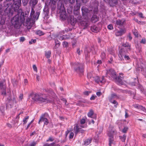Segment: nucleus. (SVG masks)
<instances>
[{"label":"nucleus","mask_w":146,"mask_h":146,"mask_svg":"<svg viewBox=\"0 0 146 146\" xmlns=\"http://www.w3.org/2000/svg\"><path fill=\"white\" fill-rule=\"evenodd\" d=\"M37 0H30L29 2L30 4H32V7L30 13V17L26 19V26H27L28 29H31L32 25L34 24L35 21L37 20L38 18L40 13L39 12H36L35 13L34 9V7L37 3Z\"/></svg>","instance_id":"1"},{"label":"nucleus","mask_w":146,"mask_h":146,"mask_svg":"<svg viewBox=\"0 0 146 146\" xmlns=\"http://www.w3.org/2000/svg\"><path fill=\"white\" fill-rule=\"evenodd\" d=\"M32 99L34 100L39 103L43 102L46 103H50L52 101V100L48 99L44 97V95L41 94L35 93L32 95Z\"/></svg>","instance_id":"2"},{"label":"nucleus","mask_w":146,"mask_h":146,"mask_svg":"<svg viewBox=\"0 0 146 146\" xmlns=\"http://www.w3.org/2000/svg\"><path fill=\"white\" fill-rule=\"evenodd\" d=\"M16 102V98L15 96L9 97L8 98L7 102L6 103V108L9 109L12 108L14 104H15Z\"/></svg>","instance_id":"3"},{"label":"nucleus","mask_w":146,"mask_h":146,"mask_svg":"<svg viewBox=\"0 0 146 146\" xmlns=\"http://www.w3.org/2000/svg\"><path fill=\"white\" fill-rule=\"evenodd\" d=\"M74 70L78 74H80L83 72L84 65L82 64L76 63L74 65Z\"/></svg>","instance_id":"4"},{"label":"nucleus","mask_w":146,"mask_h":146,"mask_svg":"<svg viewBox=\"0 0 146 146\" xmlns=\"http://www.w3.org/2000/svg\"><path fill=\"white\" fill-rule=\"evenodd\" d=\"M19 18V16L17 15L13 17L11 20L12 24L16 28H19L20 26Z\"/></svg>","instance_id":"5"},{"label":"nucleus","mask_w":146,"mask_h":146,"mask_svg":"<svg viewBox=\"0 0 146 146\" xmlns=\"http://www.w3.org/2000/svg\"><path fill=\"white\" fill-rule=\"evenodd\" d=\"M8 4L5 3H4V7H7L5 9H4V10L3 11V14H1L2 16H6L7 15L9 16L13 14V13L11 12V10L10 7L8 6Z\"/></svg>","instance_id":"6"},{"label":"nucleus","mask_w":146,"mask_h":146,"mask_svg":"<svg viewBox=\"0 0 146 146\" xmlns=\"http://www.w3.org/2000/svg\"><path fill=\"white\" fill-rule=\"evenodd\" d=\"M123 77H121L120 76H119L117 77L116 76V77L113 79L115 80V82L119 84L123 85Z\"/></svg>","instance_id":"7"},{"label":"nucleus","mask_w":146,"mask_h":146,"mask_svg":"<svg viewBox=\"0 0 146 146\" xmlns=\"http://www.w3.org/2000/svg\"><path fill=\"white\" fill-rule=\"evenodd\" d=\"M89 22L88 19H85L80 22L81 26L83 27V29H85L89 25Z\"/></svg>","instance_id":"8"},{"label":"nucleus","mask_w":146,"mask_h":146,"mask_svg":"<svg viewBox=\"0 0 146 146\" xmlns=\"http://www.w3.org/2000/svg\"><path fill=\"white\" fill-rule=\"evenodd\" d=\"M21 0H17L16 1L13 3V5H14V11L15 12L18 11L20 6Z\"/></svg>","instance_id":"9"},{"label":"nucleus","mask_w":146,"mask_h":146,"mask_svg":"<svg viewBox=\"0 0 146 146\" xmlns=\"http://www.w3.org/2000/svg\"><path fill=\"white\" fill-rule=\"evenodd\" d=\"M74 131L75 134L76 135L78 133H84L85 130L80 127L79 126L77 125L74 128Z\"/></svg>","instance_id":"10"},{"label":"nucleus","mask_w":146,"mask_h":146,"mask_svg":"<svg viewBox=\"0 0 146 146\" xmlns=\"http://www.w3.org/2000/svg\"><path fill=\"white\" fill-rule=\"evenodd\" d=\"M138 68H139L138 69L139 70H140L141 71H145L146 70V64L145 63L143 62L140 63L138 65Z\"/></svg>","instance_id":"11"},{"label":"nucleus","mask_w":146,"mask_h":146,"mask_svg":"<svg viewBox=\"0 0 146 146\" xmlns=\"http://www.w3.org/2000/svg\"><path fill=\"white\" fill-rule=\"evenodd\" d=\"M0 89L1 90V94L4 96L6 94L5 90V86L3 85V83L0 82Z\"/></svg>","instance_id":"12"},{"label":"nucleus","mask_w":146,"mask_h":146,"mask_svg":"<svg viewBox=\"0 0 146 146\" xmlns=\"http://www.w3.org/2000/svg\"><path fill=\"white\" fill-rule=\"evenodd\" d=\"M107 74H109L113 79L116 77L117 76L116 73L114 70L112 69H110L107 71Z\"/></svg>","instance_id":"13"},{"label":"nucleus","mask_w":146,"mask_h":146,"mask_svg":"<svg viewBox=\"0 0 146 146\" xmlns=\"http://www.w3.org/2000/svg\"><path fill=\"white\" fill-rule=\"evenodd\" d=\"M76 5L74 7V11H78L80 10L81 5V0H76Z\"/></svg>","instance_id":"14"},{"label":"nucleus","mask_w":146,"mask_h":146,"mask_svg":"<svg viewBox=\"0 0 146 146\" xmlns=\"http://www.w3.org/2000/svg\"><path fill=\"white\" fill-rule=\"evenodd\" d=\"M68 22L72 25H74L76 22V19L72 16H70L68 19Z\"/></svg>","instance_id":"15"},{"label":"nucleus","mask_w":146,"mask_h":146,"mask_svg":"<svg viewBox=\"0 0 146 146\" xmlns=\"http://www.w3.org/2000/svg\"><path fill=\"white\" fill-rule=\"evenodd\" d=\"M60 17L62 20H65L67 18L66 13L64 10H61L60 12Z\"/></svg>","instance_id":"16"},{"label":"nucleus","mask_w":146,"mask_h":146,"mask_svg":"<svg viewBox=\"0 0 146 146\" xmlns=\"http://www.w3.org/2000/svg\"><path fill=\"white\" fill-rule=\"evenodd\" d=\"M42 121L44 122V125H47L48 123V119L44 117V115L43 116H42L41 117L38 123L40 124V122Z\"/></svg>","instance_id":"17"},{"label":"nucleus","mask_w":146,"mask_h":146,"mask_svg":"<svg viewBox=\"0 0 146 146\" xmlns=\"http://www.w3.org/2000/svg\"><path fill=\"white\" fill-rule=\"evenodd\" d=\"M95 81L98 83L100 82L102 83H104L106 81L104 76H102L100 78L98 76L96 77L95 79Z\"/></svg>","instance_id":"18"},{"label":"nucleus","mask_w":146,"mask_h":146,"mask_svg":"<svg viewBox=\"0 0 146 146\" xmlns=\"http://www.w3.org/2000/svg\"><path fill=\"white\" fill-rule=\"evenodd\" d=\"M119 57L121 59L123 58L124 57L125 60H128L129 59V58L128 56L125 55L123 54L122 53V51H120L119 52V54H118Z\"/></svg>","instance_id":"19"},{"label":"nucleus","mask_w":146,"mask_h":146,"mask_svg":"<svg viewBox=\"0 0 146 146\" xmlns=\"http://www.w3.org/2000/svg\"><path fill=\"white\" fill-rule=\"evenodd\" d=\"M118 2V0H110L108 2L111 6H114L117 5Z\"/></svg>","instance_id":"20"},{"label":"nucleus","mask_w":146,"mask_h":146,"mask_svg":"<svg viewBox=\"0 0 146 146\" xmlns=\"http://www.w3.org/2000/svg\"><path fill=\"white\" fill-rule=\"evenodd\" d=\"M58 0H50V3H51V6L52 10H54L56 7V4Z\"/></svg>","instance_id":"21"},{"label":"nucleus","mask_w":146,"mask_h":146,"mask_svg":"<svg viewBox=\"0 0 146 146\" xmlns=\"http://www.w3.org/2000/svg\"><path fill=\"white\" fill-rule=\"evenodd\" d=\"M125 23V21L124 19H118L116 21V24L118 25L122 26Z\"/></svg>","instance_id":"22"},{"label":"nucleus","mask_w":146,"mask_h":146,"mask_svg":"<svg viewBox=\"0 0 146 146\" xmlns=\"http://www.w3.org/2000/svg\"><path fill=\"white\" fill-rule=\"evenodd\" d=\"M119 96L117 95L116 94H113L111 95V96L108 98L109 100H113L114 99H119Z\"/></svg>","instance_id":"23"},{"label":"nucleus","mask_w":146,"mask_h":146,"mask_svg":"<svg viewBox=\"0 0 146 146\" xmlns=\"http://www.w3.org/2000/svg\"><path fill=\"white\" fill-rule=\"evenodd\" d=\"M125 33L123 29H121L119 31H116L115 34L116 36H119L122 35L123 34Z\"/></svg>","instance_id":"24"},{"label":"nucleus","mask_w":146,"mask_h":146,"mask_svg":"<svg viewBox=\"0 0 146 146\" xmlns=\"http://www.w3.org/2000/svg\"><path fill=\"white\" fill-rule=\"evenodd\" d=\"M94 112L92 110H90L88 114V116L90 117L96 119V115H94L93 117L92 116L93 115Z\"/></svg>","instance_id":"25"},{"label":"nucleus","mask_w":146,"mask_h":146,"mask_svg":"<svg viewBox=\"0 0 146 146\" xmlns=\"http://www.w3.org/2000/svg\"><path fill=\"white\" fill-rule=\"evenodd\" d=\"M109 146H111L112 144L114 145L115 144V142L113 139V137H109Z\"/></svg>","instance_id":"26"},{"label":"nucleus","mask_w":146,"mask_h":146,"mask_svg":"<svg viewBox=\"0 0 146 146\" xmlns=\"http://www.w3.org/2000/svg\"><path fill=\"white\" fill-rule=\"evenodd\" d=\"M91 29L92 32L96 33L98 31V29L96 26L94 25L91 27Z\"/></svg>","instance_id":"27"},{"label":"nucleus","mask_w":146,"mask_h":146,"mask_svg":"<svg viewBox=\"0 0 146 146\" xmlns=\"http://www.w3.org/2000/svg\"><path fill=\"white\" fill-rule=\"evenodd\" d=\"M51 52L50 50L45 52V56L47 58H49L50 57Z\"/></svg>","instance_id":"28"},{"label":"nucleus","mask_w":146,"mask_h":146,"mask_svg":"<svg viewBox=\"0 0 146 146\" xmlns=\"http://www.w3.org/2000/svg\"><path fill=\"white\" fill-rule=\"evenodd\" d=\"M122 45L123 46L127 48L129 50L131 49V46L128 42H126L125 43H123Z\"/></svg>","instance_id":"29"},{"label":"nucleus","mask_w":146,"mask_h":146,"mask_svg":"<svg viewBox=\"0 0 146 146\" xmlns=\"http://www.w3.org/2000/svg\"><path fill=\"white\" fill-rule=\"evenodd\" d=\"M114 133V131L113 130H111V131H109L108 133V135L109 137H113Z\"/></svg>","instance_id":"30"},{"label":"nucleus","mask_w":146,"mask_h":146,"mask_svg":"<svg viewBox=\"0 0 146 146\" xmlns=\"http://www.w3.org/2000/svg\"><path fill=\"white\" fill-rule=\"evenodd\" d=\"M82 11L83 13H85L88 11V9L85 7H82L81 8Z\"/></svg>","instance_id":"31"},{"label":"nucleus","mask_w":146,"mask_h":146,"mask_svg":"<svg viewBox=\"0 0 146 146\" xmlns=\"http://www.w3.org/2000/svg\"><path fill=\"white\" fill-rule=\"evenodd\" d=\"M92 139H89L86 140L84 142V145H88L90 144L92 141Z\"/></svg>","instance_id":"32"},{"label":"nucleus","mask_w":146,"mask_h":146,"mask_svg":"<svg viewBox=\"0 0 146 146\" xmlns=\"http://www.w3.org/2000/svg\"><path fill=\"white\" fill-rule=\"evenodd\" d=\"M26 16H24V13H22L20 16V20L22 22L26 19Z\"/></svg>","instance_id":"33"},{"label":"nucleus","mask_w":146,"mask_h":146,"mask_svg":"<svg viewBox=\"0 0 146 146\" xmlns=\"http://www.w3.org/2000/svg\"><path fill=\"white\" fill-rule=\"evenodd\" d=\"M113 104H115V107H117V106L118 105V103L115 100H109Z\"/></svg>","instance_id":"34"},{"label":"nucleus","mask_w":146,"mask_h":146,"mask_svg":"<svg viewBox=\"0 0 146 146\" xmlns=\"http://www.w3.org/2000/svg\"><path fill=\"white\" fill-rule=\"evenodd\" d=\"M29 0H22L23 4L24 6H26Z\"/></svg>","instance_id":"35"},{"label":"nucleus","mask_w":146,"mask_h":146,"mask_svg":"<svg viewBox=\"0 0 146 146\" xmlns=\"http://www.w3.org/2000/svg\"><path fill=\"white\" fill-rule=\"evenodd\" d=\"M120 137L123 142H124L126 139V136L123 135V136H120Z\"/></svg>","instance_id":"36"},{"label":"nucleus","mask_w":146,"mask_h":146,"mask_svg":"<svg viewBox=\"0 0 146 146\" xmlns=\"http://www.w3.org/2000/svg\"><path fill=\"white\" fill-rule=\"evenodd\" d=\"M36 34L39 36H41L43 35V32L40 31H37L36 32Z\"/></svg>","instance_id":"37"},{"label":"nucleus","mask_w":146,"mask_h":146,"mask_svg":"<svg viewBox=\"0 0 146 146\" xmlns=\"http://www.w3.org/2000/svg\"><path fill=\"white\" fill-rule=\"evenodd\" d=\"M77 17H76V21L77 20V21H80L82 19V17L81 15L79 14V15L77 16Z\"/></svg>","instance_id":"38"},{"label":"nucleus","mask_w":146,"mask_h":146,"mask_svg":"<svg viewBox=\"0 0 146 146\" xmlns=\"http://www.w3.org/2000/svg\"><path fill=\"white\" fill-rule=\"evenodd\" d=\"M29 118V116H26V117L23 120V121L24 122V124L26 123L27 122V120Z\"/></svg>","instance_id":"39"},{"label":"nucleus","mask_w":146,"mask_h":146,"mask_svg":"<svg viewBox=\"0 0 146 146\" xmlns=\"http://www.w3.org/2000/svg\"><path fill=\"white\" fill-rule=\"evenodd\" d=\"M3 7L0 4V15L3 14Z\"/></svg>","instance_id":"40"},{"label":"nucleus","mask_w":146,"mask_h":146,"mask_svg":"<svg viewBox=\"0 0 146 146\" xmlns=\"http://www.w3.org/2000/svg\"><path fill=\"white\" fill-rule=\"evenodd\" d=\"M36 42V39H32L31 41H29V43L30 44H31L33 43H35Z\"/></svg>","instance_id":"41"},{"label":"nucleus","mask_w":146,"mask_h":146,"mask_svg":"<svg viewBox=\"0 0 146 146\" xmlns=\"http://www.w3.org/2000/svg\"><path fill=\"white\" fill-rule=\"evenodd\" d=\"M139 109L143 111H145V108L143 107L142 106L140 105V106L139 107Z\"/></svg>","instance_id":"42"},{"label":"nucleus","mask_w":146,"mask_h":146,"mask_svg":"<svg viewBox=\"0 0 146 146\" xmlns=\"http://www.w3.org/2000/svg\"><path fill=\"white\" fill-rule=\"evenodd\" d=\"M133 34L136 37H138V31L137 30H135L133 32Z\"/></svg>","instance_id":"43"},{"label":"nucleus","mask_w":146,"mask_h":146,"mask_svg":"<svg viewBox=\"0 0 146 146\" xmlns=\"http://www.w3.org/2000/svg\"><path fill=\"white\" fill-rule=\"evenodd\" d=\"M146 42V40L145 38H143L141 40L140 42L141 43H143V44H145Z\"/></svg>","instance_id":"44"},{"label":"nucleus","mask_w":146,"mask_h":146,"mask_svg":"<svg viewBox=\"0 0 146 146\" xmlns=\"http://www.w3.org/2000/svg\"><path fill=\"white\" fill-rule=\"evenodd\" d=\"M55 42L56 45H57L58 47H59L60 46V43L58 40H55Z\"/></svg>","instance_id":"45"},{"label":"nucleus","mask_w":146,"mask_h":146,"mask_svg":"<svg viewBox=\"0 0 146 146\" xmlns=\"http://www.w3.org/2000/svg\"><path fill=\"white\" fill-rule=\"evenodd\" d=\"M128 129V127H124V128L122 130V132L124 133H126Z\"/></svg>","instance_id":"46"},{"label":"nucleus","mask_w":146,"mask_h":146,"mask_svg":"<svg viewBox=\"0 0 146 146\" xmlns=\"http://www.w3.org/2000/svg\"><path fill=\"white\" fill-rule=\"evenodd\" d=\"M55 142H53L52 143L50 144V146H60V145L59 144H58L56 145H55Z\"/></svg>","instance_id":"47"},{"label":"nucleus","mask_w":146,"mask_h":146,"mask_svg":"<svg viewBox=\"0 0 146 146\" xmlns=\"http://www.w3.org/2000/svg\"><path fill=\"white\" fill-rule=\"evenodd\" d=\"M54 139L51 137H50L48 139L46 140L47 142H48L49 141H52L54 140Z\"/></svg>","instance_id":"48"},{"label":"nucleus","mask_w":146,"mask_h":146,"mask_svg":"<svg viewBox=\"0 0 146 146\" xmlns=\"http://www.w3.org/2000/svg\"><path fill=\"white\" fill-rule=\"evenodd\" d=\"M85 122V119H82L80 121V124H84Z\"/></svg>","instance_id":"49"},{"label":"nucleus","mask_w":146,"mask_h":146,"mask_svg":"<svg viewBox=\"0 0 146 146\" xmlns=\"http://www.w3.org/2000/svg\"><path fill=\"white\" fill-rule=\"evenodd\" d=\"M74 13L76 16H77L80 14L79 12L78 11H74Z\"/></svg>","instance_id":"50"},{"label":"nucleus","mask_w":146,"mask_h":146,"mask_svg":"<svg viewBox=\"0 0 146 146\" xmlns=\"http://www.w3.org/2000/svg\"><path fill=\"white\" fill-rule=\"evenodd\" d=\"M108 29L110 30H112L113 29V26L111 24H110L108 25Z\"/></svg>","instance_id":"51"},{"label":"nucleus","mask_w":146,"mask_h":146,"mask_svg":"<svg viewBox=\"0 0 146 146\" xmlns=\"http://www.w3.org/2000/svg\"><path fill=\"white\" fill-rule=\"evenodd\" d=\"M106 57V54L104 52H102L101 53V57L102 59H104Z\"/></svg>","instance_id":"52"},{"label":"nucleus","mask_w":146,"mask_h":146,"mask_svg":"<svg viewBox=\"0 0 146 146\" xmlns=\"http://www.w3.org/2000/svg\"><path fill=\"white\" fill-rule=\"evenodd\" d=\"M33 68L35 71H36V72H37V68L35 65H33Z\"/></svg>","instance_id":"53"},{"label":"nucleus","mask_w":146,"mask_h":146,"mask_svg":"<svg viewBox=\"0 0 146 146\" xmlns=\"http://www.w3.org/2000/svg\"><path fill=\"white\" fill-rule=\"evenodd\" d=\"M43 11L44 12V13H45V14L46 15L47 14L48 12V11L47 8H44L43 9Z\"/></svg>","instance_id":"54"},{"label":"nucleus","mask_w":146,"mask_h":146,"mask_svg":"<svg viewBox=\"0 0 146 146\" xmlns=\"http://www.w3.org/2000/svg\"><path fill=\"white\" fill-rule=\"evenodd\" d=\"M74 135V134L73 133L71 132L70 133V135L69 136V138L70 139L73 138Z\"/></svg>","instance_id":"55"},{"label":"nucleus","mask_w":146,"mask_h":146,"mask_svg":"<svg viewBox=\"0 0 146 146\" xmlns=\"http://www.w3.org/2000/svg\"><path fill=\"white\" fill-rule=\"evenodd\" d=\"M89 52H88L85 55V57H86V59L87 60H88V58L89 57Z\"/></svg>","instance_id":"56"},{"label":"nucleus","mask_w":146,"mask_h":146,"mask_svg":"<svg viewBox=\"0 0 146 146\" xmlns=\"http://www.w3.org/2000/svg\"><path fill=\"white\" fill-rule=\"evenodd\" d=\"M25 40V38L24 37H21L20 38V42H23Z\"/></svg>","instance_id":"57"},{"label":"nucleus","mask_w":146,"mask_h":146,"mask_svg":"<svg viewBox=\"0 0 146 146\" xmlns=\"http://www.w3.org/2000/svg\"><path fill=\"white\" fill-rule=\"evenodd\" d=\"M140 90L142 92H143V88L142 86L141 85H139L138 86Z\"/></svg>","instance_id":"58"},{"label":"nucleus","mask_w":146,"mask_h":146,"mask_svg":"<svg viewBox=\"0 0 146 146\" xmlns=\"http://www.w3.org/2000/svg\"><path fill=\"white\" fill-rule=\"evenodd\" d=\"M133 106L135 108H137V109H139V107L140 106V105H139L137 104H136L133 105Z\"/></svg>","instance_id":"59"},{"label":"nucleus","mask_w":146,"mask_h":146,"mask_svg":"<svg viewBox=\"0 0 146 146\" xmlns=\"http://www.w3.org/2000/svg\"><path fill=\"white\" fill-rule=\"evenodd\" d=\"M81 52L79 48H78L77 50V53L79 55H80L81 54Z\"/></svg>","instance_id":"60"},{"label":"nucleus","mask_w":146,"mask_h":146,"mask_svg":"<svg viewBox=\"0 0 146 146\" xmlns=\"http://www.w3.org/2000/svg\"><path fill=\"white\" fill-rule=\"evenodd\" d=\"M24 84H25V85H27L28 83V81H27V79H25L24 80Z\"/></svg>","instance_id":"61"},{"label":"nucleus","mask_w":146,"mask_h":146,"mask_svg":"<svg viewBox=\"0 0 146 146\" xmlns=\"http://www.w3.org/2000/svg\"><path fill=\"white\" fill-rule=\"evenodd\" d=\"M69 2L71 4H72L74 3L75 2V0H68Z\"/></svg>","instance_id":"62"},{"label":"nucleus","mask_w":146,"mask_h":146,"mask_svg":"<svg viewBox=\"0 0 146 146\" xmlns=\"http://www.w3.org/2000/svg\"><path fill=\"white\" fill-rule=\"evenodd\" d=\"M139 16L141 18H143L144 17L143 16V15L141 13H139Z\"/></svg>","instance_id":"63"},{"label":"nucleus","mask_w":146,"mask_h":146,"mask_svg":"<svg viewBox=\"0 0 146 146\" xmlns=\"http://www.w3.org/2000/svg\"><path fill=\"white\" fill-rule=\"evenodd\" d=\"M63 45H65V47H66L68 45V42L66 41L63 42Z\"/></svg>","instance_id":"64"}]
</instances>
